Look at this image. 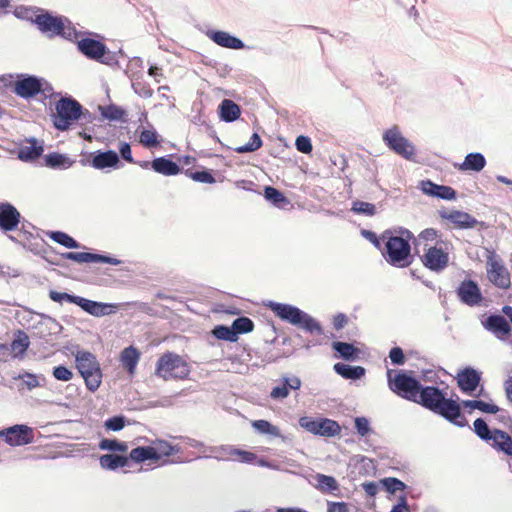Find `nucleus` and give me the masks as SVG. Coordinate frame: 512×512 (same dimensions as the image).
<instances>
[{
	"instance_id": "0eeeda50",
	"label": "nucleus",
	"mask_w": 512,
	"mask_h": 512,
	"mask_svg": "<svg viewBox=\"0 0 512 512\" xmlns=\"http://www.w3.org/2000/svg\"><path fill=\"white\" fill-rule=\"evenodd\" d=\"M190 373L189 365L182 356L174 352H166L156 362L155 375L167 381L170 379H186Z\"/></svg>"
},
{
	"instance_id": "6e6552de",
	"label": "nucleus",
	"mask_w": 512,
	"mask_h": 512,
	"mask_svg": "<svg viewBox=\"0 0 512 512\" xmlns=\"http://www.w3.org/2000/svg\"><path fill=\"white\" fill-rule=\"evenodd\" d=\"M55 111L52 116L54 127L60 131H66L81 117L82 105L72 97H62L56 102Z\"/></svg>"
},
{
	"instance_id": "680f3d73",
	"label": "nucleus",
	"mask_w": 512,
	"mask_h": 512,
	"mask_svg": "<svg viewBox=\"0 0 512 512\" xmlns=\"http://www.w3.org/2000/svg\"><path fill=\"white\" fill-rule=\"evenodd\" d=\"M229 455H236L240 457V461L247 464H252L256 461L257 455L250 451L242 449H229Z\"/></svg>"
},
{
	"instance_id": "20e7f679",
	"label": "nucleus",
	"mask_w": 512,
	"mask_h": 512,
	"mask_svg": "<svg viewBox=\"0 0 512 512\" xmlns=\"http://www.w3.org/2000/svg\"><path fill=\"white\" fill-rule=\"evenodd\" d=\"M75 357V365L83 378L88 391L96 392L102 383V370L96 356L86 350L72 351Z\"/></svg>"
},
{
	"instance_id": "2eb2a0df",
	"label": "nucleus",
	"mask_w": 512,
	"mask_h": 512,
	"mask_svg": "<svg viewBox=\"0 0 512 512\" xmlns=\"http://www.w3.org/2000/svg\"><path fill=\"white\" fill-rule=\"evenodd\" d=\"M456 294L461 303L470 307L480 305L483 300L478 283L472 279L463 280L457 287Z\"/></svg>"
},
{
	"instance_id": "393cba45",
	"label": "nucleus",
	"mask_w": 512,
	"mask_h": 512,
	"mask_svg": "<svg viewBox=\"0 0 512 512\" xmlns=\"http://www.w3.org/2000/svg\"><path fill=\"white\" fill-rule=\"evenodd\" d=\"M78 306L86 313L95 317H103L109 315L113 313L114 309L116 308L113 304L102 303L84 297H81Z\"/></svg>"
},
{
	"instance_id": "bb28decb",
	"label": "nucleus",
	"mask_w": 512,
	"mask_h": 512,
	"mask_svg": "<svg viewBox=\"0 0 512 512\" xmlns=\"http://www.w3.org/2000/svg\"><path fill=\"white\" fill-rule=\"evenodd\" d=\"M221 121L232 123L241 116V107L231 99H223L218 106Z\"/></svg>"
},
{
	"instance_id": "13d9d810",
	"label": "nucleus",
	"mask_w": 512,
	"mask_h": 512,
	"mask_svg": "<svg viewBox=\"0 0 512 512\" xmlns=\"http://www.w3.org/2000/svg\"><path fill=\"white\" fill-rule=\"evenodd\" d=\"M125 424H126L125 416L116 415V416L108 418L104 423V427L107 430L116 432V431L122 430L125 427Z\"/></svg>"
},
{
	"instance_id": "39448f33",
	"label": "nucleus",
	"mask_w": 512,
	"mask_h": 512,
	"mask_svg": "<svg viewBox=\"0 0 512 512\" xmlns=\"http://www.w3.org/2000/svg\"><path fill=\"white\" fill-rule=\"evenodd\" d=\"M77 49L87 59L112 68L119 67L118 56L124 54L121 49L117 52L110 51L103 42L89 37L80 39Z\"/></svg>"
},
{
	"instance_id": "a19ab883",
	"label": "nucleus",
	"mask_w": 512,
	"mask_h": 512,
	"mask_svg": "<svg viewBox=\"0 0 512 512\" xmlns=\"http://www.w3.org/2000/svg\"><path fill=\"white\" fill-rule=\"evenodd\" d=\"M152 447L154 448L156 454L155 461L160 460L161 457L163 456L168 457L181 451V448L179 446H173L165 440H158Z\"/></svg>"
},
{
	"instance_id": "4468645a",
	"label": "nucleus",
	"mask_w": 512,
	"mask_h": 512,
	"mask_svg": "<svg viewBox=\"0 0 512 512\" xmlns=\"http://www.w3.org/2000/svg\"><path fill=\"white\" fill-rule=\"evenodd\" d=\"M42 78L30 75L20 74L14 83V92L23 99L35 97L41 91Z\"/></svg>"
},
{
	"instance_id": "c85d7f7f",
	"label": "nucleus",
	"mask_w": 512,
	"mask_h": 512,
	"mask_svg": "<svg viewBox=\"0 0 512 512\" xmlns=\"http://www.w3.org/2000/svg\"><path fill=\"white\" fill-rule=\"evenodd\" d=\"M151 168L155 172L165 176H174L179 174L181 171L180 166L166 156L158 157L151 161Z\"/></svg>"
},
{
	"instance_id": "c9c22d12",
	"label": "nucleus",
	"mask_w": 512,
	"mask_h": 512,
	"mask_svg": "<svg viewBox=\"0 0 512 512\" xmlns=\"http://www.w3.org/2000/svg\"><path fill=\"white\" fill-rule=\"evenodd\" d=\"M29 345L28 335L24 331L18 330L9 348L14 353V357L21 358L26 353Z\"/></svg>"
},
{
	"instance_id": "aec40b11",
	"label": "nucleus",
	"mask_w": 512,
	"mask_h": 512,
	"mask_svg": "<svg viewBox=\"0 0 512 512\" xmlns=\"http://www.w3.org/2000/svg\"><path fill=\"white\" fill-rule=\"evenodd\" d=\"M61 256L64 259L77 263H106L110 265H119L121 263V260L112 256L91 252H65Z\"/></svg>"
},
{
	"instance_id": "ddd939ff",
	"label": "nucleus",
	"mask_w": 512,
	"mask_h": 512,
	"mask_svg": "<svg viewBox=\"0 0 512 512\" xmlns=\"http://www.w3.org/2000/svg\"><path fill=\"white\" fill-rule=\"evenodd\" d=\"M38 27V29L45 34L50 36H65V24L63 18L60 16H54L49 12L41 13L36 15L32 20Z\"/></svg>"
},
{
	"instance_id": "bf43d9fd",
	"label": "nucleus",
	"mask_w": 512,
	"mask_h": 512,
	"mask_svg": "<svg viewBox=\"0 0 512 512\" xmlns=\"http://www.w3.org/2000/svg\"><path fill=\"white\" fill-rule=\"evenodd\" d=\"M52 376L58 381L67 382L73 378V372L65 365H58L53 367Z\"/></svg>"
},
{
	"instance_id": "37998d69",
	"label": "nucleus",
	"mask_w": 512,
	"mask_h": 512,
	"mask_svg": "<svg viewBox=\"0 0 512 512\" xmlns=\"http://www.w3.org/2000/svg\"><path fill=\"white\" fill-rule=\"evenodd\" d=\"M252 427L260 434L271 435L274 437L281 436L280 429L264 419L253 421Z\"/></svg>"
},
{
	"instance_id": "e433bc0d",
	"label": "nucleus",
	"mask_w": 512,
	"mask_h": 512,
	"mask_svg": "<svg viewBox=\"0 0 512 512\" xmlns=\"http://www.w3.org/2000/svg\"><path fill=\"white\" fill-rule=\"evenodd\" d=\"M139 358H140V353L133 346L126 347L121 352L122 365L129 373H134L136 366L138 364Z\"/></svg>"
},
{
	"instance_id": "f8f14e48",
	"label": "nucleus",
	"mask_w": 512,
	"mask_h": 512,
	"mask_svg": "<svg viewBox=\"0 0 512 512\" xmlns=\"http://www.w3.org/2000/svg\"><path fill=\"white\" fill-rule=\"evenodd\" d=\"M0 439L10 446H23L34 441V432L27 425L16 424L0 430Z\"/></svg>"
},
{
	"instance_id": "6e6d98bb",
	"label": "nucleus",
	"mask_w": 512,
	"mask_h": 512,
	"mask_svg": "<svg viewBox=\"0 0 512 512\" xmlns=\"http://www.w3.org/2000/svg\"><path fill=\"white\" fill-rule=\"evenodd\" d=\"M351 211L356 214L373 216L376 214V207L372 203L356 200L352 203Z\"/></svg>"
},
{
	"instance_id": "09e8293b",
	"label": "nucleus",
	"mask_w": 512,
	"mask_h": 512,
	"mask_svg": "<svg viewBox=\"0 0 512 512\" xmlns=\"http://www.w3.org/2000/svg\"><path fill=\"white\" fill-rule=\"evenodd\" d=\"M318 488L325 493H331L339 488L338 482L332 476L317 474Z\"/></svg>"
},
{
	"instance_id": "423d86ee",
	"label": "nucleus",
	"mask_w": 512,
	"mask_h": 512,
	"mask_svg": "<svg viewBox=\"0 0 512 512\" xmlns=\"http://www.w3.org/2000/svg\"><path fill=\"white\" fill-rule=\"evenodd\" d=\"M392 370L387 371L388 387L399 397L416 403L422 383L411 371L400 370L392 377Z\"/></svg>"
},
{
	"instance_id": "603ef678",
	"label": "nucleus",
	"mask_w": 512,
	"mask_h": 512,
	"mask_svg": "<svg viewBox=\"0 0 512 512\" xmlns=\"http://www.w3.org/2000/svg\"><path fill=\"white\" fill-rule=\"evenodd\" d=\"M49 298L52 301L57 302L59 304H63V302H68L78 306L81 296L69 294L67 292H58L55 290H51L49 292Z\"/></svg>"
},
{
	"instance_id": "a18cd8bd",
	"label": "nucleus",
	"mask_w": 512,
	"mask_h": 512,
	"mask_svg": "<svg viewBox=\"0 0 512 512\" xmlns=\"http://www.w3.org/2000/svg\"><path fill=\"white\" fill-rule=\"evenodd\" d=\"M473 430L475 434L483 441L490 442L494 429H490L488 424L483 418H477L473 423Z\"/></svg>"
},
{
	"instance_id": "c03bdc74",
	"label": "nucleus",
	"mask_w": 512,
	"mask_h": 512,
	"mask_svg": "<svg viewBox=\"0 0 512 512\" xmlns=\"http://www.w3.org/2000/svg\"><path fill=\"white\" fill-rule=\"evenodd\" d=\"M99 109L101 111V115L110 121H118L123 118V116L126 114V111L115 104H110L107 106H99Z\"/></svg>"
},
{
	"instance_id": "ea45409f",
	"label": "nucleus",
	"mask_w": 512,
	"mask_h": 512,
	"mask_svg": "<svg viewBox=\"0 0 512 512\" xmlns=\"http://www.w3.org/2000/svg\"><path fill=\"white\" fill-rule=\"evenodd\" d=\"M48 236L50 239L55 241L56 243L64 246L68 249H77L80 247V244L78 241H76L73 237L68 235L65 232L62 231H50L48 232Z\"/></svg>"
},
{
	"instance_id": "b1692460",
	"label": "nucleus",
	"mask_w": 512,
	"mask_h": 512,
	"mask_svg": "<svg viewBox=\"0 0 512 512\" xmlns=\"http://www.w3.org/2000/svg\"><path fill=\"white\" fill-rule=\"evenodd\" d=\"M420 188L426 195L443 200H454L457 196L455 189L446 185H439L427 179L420 182Z\"/></svg>"
},
{
	"instance_id": "8fccbe9b",
	"label": "nucleus",
	"mask_w": 512,
	"mask_h": 512,
	"mask_svg": "<svg viewBox=\"0 0 512 512\" xmlns=\"http://www.w3.org/2000/svg\"><path fill=\"white\" fill-rule=\"evenodd\" d=\"M385 491L395 494L397 491H404L407 485L396 477H386L380 480Z\"/></svg>"
},
{
	"instance_id": "473e14b6",
	"label": "nucleus",
	"mask_w": 512,
	"mask_h": 512,
	"mask_svg": "<svg viewBox=\"0 0 512 512\" xmlns=\"http://www.w3.org/2000/svg\"><path fill=\"white\" fill-rule=\"evenodd\" d=\"M100 466L105 470L115 471L128 465L129 458L124 455L108 453L99 458Z\"/></svg>"
},
{
	"instance_id": "5701e85b",
	"label": "nucleus",
	"mask_w": 512,
	"mask_h": 512,
	"mask_svg": "<svg viewBox=\"0 0 512 512\" xmlns=\"http://www.w3.org/2000/svg\"><path fill=\"white\" fill-rule=\"evenodd\" d=\"M89 164L98 170L105 168H118L120 164L119 155L114 150L96 151L91 154Z\"/></svg>"
},
{
	"instance_id": "1a4fd4ad",
	"label": "nucleus",
	"mask_w": 512,
	"mask_h": 512,
	"mask_svg": "<svg viewBox=\"0 0 512 512\" xmlns=\"http://www.w3.org/2000/svg\"><path fill=\"white\" fill-rule=\"evenodd\" d=\"M382 140L389 150L406 160H414L416 154L415 145L403 136L397 125L386 129L382 134Z\"/></svg>"
},
{
	"instance_id": "f704fd0d",
	"label": "nucleus",
	"mask_w": 512,
	"mask_h": 512,
	"mask_svg": "<svg viewBox=\"0 0 512 512\" xmlns=\"http://www.w3.org/2000/svg\"><path fill=\"white\" fill-rule=\"evenodd\" d=\"M263 195L269 203L279 209H285L290 204L284 193L273 186H265Z\"/></svg>"
},
{
	"instance_id": "7ed1b4c3",
	"label": "nucleus",
	"mask_w": 512,
	"mask_h": 512,
	"mask_svg": "<svg viewBox=\"0 0 512 512\" xmlns=\"http://www.w3.org/2000/svg\"><path fill=\"white\" fill-rule=\"evenodd\" d=\"M265 306L284 322L297 326L309 333L316 332L321 334L323 332L317 320L294 305L270 300L265 303Z\"/></svg>"
},
{
	"instance_id": "4d7b16f0",
	"label": "nucleus",
	"mask_w": 512,
	"mask_h": 512,
	"mask_svg": "<svg viewBox=\"0 0 512 512\" xmlns=\"http://www.w3.org/2000/svg\"><path fill=\"white\" fill-rule=\"evenodd\" d=\"M40 326H45L49 335H57L62 332V325L51 316L42 314L41 321L39 322Z\"/></svg>"
},
{
	"instance_id": "f03ea898",
	"label": "nucleus",
	"mask_w": 512,
	"mask_h": 512,
	"mask_svg": "<svg viewBox=\"0 0 512 512\" xmlns=\"http://www.w3.org/2000/svg\"><path fill=\"white\" fill-rule=\"evenodd\" d=\"M381 238L385 245L382 256L388 264L396 268H406L413 263L410 241L414 239V235L410 230L403 227L387 229L382 232Z\"/></svg>"
},
{
	"instance_id": "7c9ffc66",
	"label": "nucleus",
	"mask_w": 512,
	"mask_h": 512,
	"mask_svg": "<svg viewBox=\"0 0 512 512\" xmlns=\"http://www.w3.org/2000/svg\"><path fill=\"white\" fill-rule=\"evenodd\" d=\"M29 145L22 146L18 151V158L22 161H33L39 158L43 153V146L39 144L36 138L28 140Z\"/></svg>"
},
{
	"instance_id": "58836bf2",
	"label": "nucleus",
	"mask_w": 512,
	"mask_h": 512,
	"mask_svg": "<svg viewBox=\"0 0 512 512\" xmlns=\"http://www.w3.org/2000/svg\"><path fill=\"white\" fill-rule=\"evenodd\" d=\"M127 457L135 463H142L146 460H156V454L152 446H138L132 449Z\"/></svg>"
},
{
	"instance_id": "9d476101",
	"label": "nucleus",
	"mask_w": 512,
	"mask_h": 512,
	"mask_svg": "<svg viewBox=\"0 0 512 512\" xmlns=\"http://www.w3.org/2000/svg\"><path fill=\"white\" fill-rule=\"evenodd\" d=\"M487 278L496 287L508 289L511 285L510 273L503 264L501 257L493 249H486Z\"/></svg>"
},
{
	"instance_id": "4c0bfd02",
	"label": "nucleus",
	"mask_w": 512,
	"mask_h": 512,
	"mask_svg": "<svg viewBox=\"0 0 512 512\" xmlns=\"http://www.w3.org/2000/svg\"><path fill=\"white\" fill-rule=\"evenodd\" d=\"M460 406L471 410L477 409L488 414H496L500 411V408L497 405L478 399L462 400Z\"/></svg>"
},
{
	"instance_id": "de8ad7c7",
	"label": "nucleus",
	"mask_w": 512,
	"mask_h": 512,
	"mask_svg": "<svg viewBox=\"0 0 512 512\" xmlns=\"http://www.w3.org/2000/svg\"><path fill=\"white\" fill-rule=\"evenodd\" d=\"M232 327L238 337L240 334L252 332L254 329V322L247 316H240L232 322Z\"/></svg>"
},
{
	"instance_id": "f3484780",
	"label": "nucleus",
	"mask_w": 512,
	"mask_h": 512,
	"mask_svg": "<svg viewBox=\"0 0 512 512\" xmlns=\"http://www.w3.org/2000/svg\"><path fill=\"white\" fill-rule=\"evenodd\" d=\"M483 327L493 333L499 340H505L512 333L508 320L500 314H491L482 321Z\"/></svg>"
},
{
	"instance_id": "e2e57ef3",
	"label": "nucleus",
	"mask_w": 512,
	"mask_h": 512,
	"mask_svg": "<svg viewBox=\"0 0 512 512\" xmlns=\"http://www.w3.org/2000/svg\"><path fill=\"white\" fill-rule=\"evenodd\" d=\"M295 147L299 152L303 154H309L313 149L311 139L304 135H299L296 138Z\"/></svg>"
},
{
	"instance_id": "69168bd1",
	"label": "nucleus",
	"mask_w": 512,
	"mask_h": 512,
	"mask_svg": "<svg viewBox=\"0 0 512 512\" xmlns=\"http://www.w3.org/2000/svg\"><path fill=\"white\" fill-rule=\"evenodd\" d=\"M389 358L391 360V363L395 366L404 365L406 361L403 349L399 346H395L390 349Z\"/></svg>"
},
{
	"instance_id": "79ce46f5",
	"label": "nucleus",
	"mask_w": 512,
	"mask_h": 512,
	"mask_svg": "<svg viewBox=\"0 0 512 512\" xmlns=\"http://www.w3.org/2000/svg\"><path fill=\"white\" fill-rule=\"evenodd\" d=\"M212 335L219 340L228 342H236L238 340L237 333H235L232 325H216L212 330Z\"/></svg>"
},
{
	"instance_id": "338daca9",
	"label": "nucleus",
	"mask_w": 512,
	"mask_h": 512,
	"mask_svg": "<svg viewBox=\"0 0 512 512\" xmlns=\"http://www.w3.org/2000/svg\"><path fill=\"white\" fill-rule=\"evenodd\" d=\"M361 235L366 240L371 242L375 248H377V249L382 251V242H383V240L381 238V235L378 236L375 232H373L371 230H367V229H362L361 230Z\"/></svg>"
},
{
	"instance_id": "0e129e2a",
	"label": "nucleus",
	"mask_w": 512,
	"mask_h": 512,
	"mask_svg": "<svg viewBox=\"0 0 512 512\" xmlns=\"http://www.w3.org/2000/svg\"><path fill=\"white\" fill-rule=\"evenodd\" d=\"M354 424L357 433L362 437L368 435L371 432L370 422L366 417H356Z\"/></svg>"
},
{
	"instance_id": "f257e3e1",
	"label": "nucleus",
	"mask_w": 512,
	"mask_h": 512,
	"mask_svg": "<svg viewBox=\"0 0 512 512\" xmlns=\"http://www.w3.org/2000/svg\"><path fill=\"white\" fill-rule=\"evenodd\" d=\"M416 403L430 410L431 412L443 417L451 424L458 427L468 426L460 404L453 398H448L446 391L438 386H424L417 395Z\"/></svg>"
},
{
	"instance_id": "9b49d317",
	"label": "nucleus",
	"mask_w": 512,
	"mask_h": 512,
	"mask_svg": "<svg viewBox=\"0 0 512 512\" xmlns=\"http://www.w3.org/2000/svg\"><path fill=\"white\" fill-rule=\"evenodd\" d=\"M299 425L306 431L322 437H334L341 432L338 422L328 418L303 416L299 419Z\"/></svg>"
},
{
	"instance_id": "c756f323",
	"label": "nucleus",
	"mask_w": 512,
	"mask_h": 512,
	"mask_svg": "<svg viewBox=\"0 0 512 512\" xmlns=\"http://www.w3.org/2000/svg\"><path fill=\"white\" fill-rule=\"evenodd\" d=\"M333 369L338 375L349 380H359L366 373L365 368L362 366H352L342 362L335 363Z\"/></svg>"
},
{
	"instance_id": "cd10ccee",
	"label": "nucleus",
	"mask_w": 512,
	"mask_h": 512,
	"mask_svg": "<svg viewBox=\"0 0 512 512\" xmlns=\"http://www.w3.org/2000/svg\"><path fill=\"white\" fill-rule=\"evenodd\" d=\"M487 161L485 156L480 152H471L468 153L464 161L457 166L460 171H472V172H480L486 166Z\"/></svg>"
},
{
	"instance_id": "49530a36",
	"label": "nucleus",
	"mask_w": 512,
	"mask_h": 512,
	"mask_svg": "<svg viewBox=\"0 0 512 512\" xmlns=\"http://www.w3.org/2000/svg\"><path fill=\"white\" fill-rule=\"evenodd\" d=\"M99 448L110 452H126L128 445L126 442L117 439L103 438L99 442Z\"/></svg>"
},
{
	"instance_id": "4be33fe9",
	"label": "nucleus",
	"mask_w": 512,
	"mask_h": 512,
	"mask_svg": "<svg viewBox=\"0 0 512 512\" xmlns=\"http://www.w3.org/2000/svg\"><path fill=\"white\" fill-rule=\"evenodd\" d=\"M439 216L442 219L448 220L460 229L474 228L479 222L478 220L467 212L460 210H440Z\"/></svg>"
},
{
	"instance_id": "a878e982",
	"label": "nucleus",
	"mask_w": 512,
	"mask_h": 512,
	"mask_svg": "<svg viewBox=\"0 0 512 512\" xmlns=\"http://www.w3.org/2000/svg\"><path fill=\"white\" fill-rule=\"evenodd\" d=\"M489 443L498 452L512 456V437L506 431L494 428V433Z\"/></svg>"
},
{
	"instance_id": "72a5a7b5",
	"label": "nucleus",
	"mask_w": 512,
	"mask_h": 512,
	"mask_svg": "<svg viewBox=\"0 0 512 512\" xmlns=\"http://www.w3.org/2000/svg\"><path fill=\"white\" fill-rule=\"evenodd\" d=\"M45 166L51 169L65 170L74 164V160L70 159L67 155L58 152H52L44 156Z\"/></svg>"
},
{
	"instance_id": "052dcab7",
	"label": "nucleus",
	"mask_w": 512,
	"mask_h": 512,
	"mask_svg": "<svg viewBox=\"0 0 512 512\" xmlns=\"http://www.w3.org/2000/svg\"><path fill=\"white\" fill-rule=\"evenodd\" d=\"M133 91L142 98H150L153 95V90L150 85L146 82L142 81H133L132 82Z\"/></svg>"
},
{
	"instance_id": "412c9836",
	"label": "nucleus",
	"mask_w": 512,
	"mask_h": 512,
	"mask_svg": "<svg viewBox=\"0 0 512 512\" xmlns=\"http://www.w3.org/2000/svg\"><path fill=\"white\" fill-rule=\"evenodd\" d=\"M21 215L11 203L0 204V230L4 233L14 231L20 224Z\"/></svg>"
},
{
	"instance_id": "3c124183",
	"label": "nucleus",
	"mask_w": 512,
	"mask_h": 512,
	"mask_svg": "<svg viewBox=\"0 0 512 512\" xmlns=\"http://www.w3.org/2000/svg\"><path fill=\"white\" fill-rule=\"evenodd\" d=\"M262 144L263 142L260 135L257 132H255L252 134L248 143L234 148V151L238 154L250 153L261 148Z\"/></svg>"
},
{
	"instance_id": "6ab92c4d",
	"label": "nucleus",
	"mask_w": 512,
	"mask_h": 512,
	"mask_svg": "<svg viewBox=\"0 0 512 512\" xmlns=\"http://www.w3.org/2000/svg\"><path fill=\"white\" fill-rule=\"evenodd\" d=\"M206 36L216 45L232 50H241L246 48L245 43L238 37L223 30L209 29Z\"/></svg>"
},
{
	"instance_id": "864d4df0",
	"label": "nucleus",
	"mask_w": 512,
	"mask_h": 512,
	"mask_svg": "<svg viewBox=\"0 0 512 512\" xmlns=\"http://www.w3.org/2000/svg\"><path fill=\"white\" fill-rule=\"evenodd\" d=\"M186 174L195 182L206 183V184H213L216 182V179L213 176L212 172L208 169H204L201 171L187 170Z\"/></svg>"
},
{
	"instance_id": "dca6fc26",
	"label": "nucleus",
	"mask_w": 512,
	"mask_h": 512,
	"mask_svg": "<svg viewBox=\"0 0 512 512\" xmlns=\"http://www.w3.org/2000/svg\"><path fill=\"white\" fill-rule=\"evenodd\" d=\"M421 262L430 271L439 273L448 266L449 254L442 248L429 247L421 256Z\"/></svg>"
},
{
	"instance_id": "a211bd4d",
	"label": "nucleus",
	"mask_w": 512,
	"mask_h": 512,
	"mask_svg": "<svg viewBox=\"0 0 512 512\" xmlns=\"http://www.w3.org/2000/svg\"><path fill=\"white\" fill-rule=\"evenodd\" d=\"M456 379L459 389L472 396L481 382V373L468 366L458 372Z\"/></svg>"
},
{
	"instance_id": "5fc2aeb1",
	"label": "nucleus",
	"mask_w": 512,
	"mask_h": 512,
	"mask_svg": "<svg viewBox=\"0 0 512 512\" xmlns=\"http://www.w3.org/2000/svg\"><path fill=\"white\" fill-rule=\"evenodd\" d=\"M140 142L147 148H154L160 144L156 130L143 129L140 132Z\"/></svg>"
},
{
	"instance_id": "2f4dec72",
	"label": "nucleus",
	"mask_w": 512,
	"mask_h": 512,
	"mask_svg": "<svg viewBox=\"0 0 512 512\" xmlns=\"http://www.w3.org/2000/svg\"><path fill=\"white\" fill-rule=\"evenodd\" d=\"M332 348L343 360L355 361L359 358L360 350L352 343L334 341L332 342Z\"/></svg>"
},
{
	"instance_id": "774afa93",
	"label": "nucleus",
	"mask_w": 512,
	"mask_h": 512,
	"mask_svg": "<svg viewBox=\"0 0 512 512\" xmlns=\"http://www.w3.org/2000/svg\"><path fill=\"white\" fill-rule=\"evenodd\" d=\"M348 505L345 502H327V512H348Z\"/></svg>"
}]
</instances>
